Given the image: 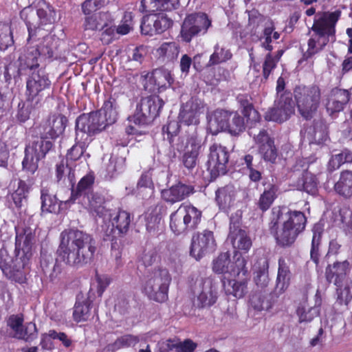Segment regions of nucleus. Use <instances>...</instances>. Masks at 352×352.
Returning a JSON list of instances; mask_svg holds the SVG:
<instances>
[{
	"instance_id": "obj_13",
	"label": "nucleus",
	"mask_w": 352,
	"mask_h": 352,
	"mask_svg": "<svg viewBox=\"0 0 352 352\" xmlns=\"http://www.w3.org/2000/svg\"><path fill=\"white\" fill-rule=\"evenodd\" d=\"M173 145L179 152H184L182 163L188 169L193 168L197 163L198 155L201 148V140L197 136H182Z\"/></svg>"
},
{
	"instance_id": "obj_47",
	"label": "nucleus",
	"mask_w": 352,
	"mask_h": 352,
	"mask_svg": "<svg viewBox=\"0 0 352 352\" xmlns=\"http://www.w3.org/2000/svg\"><path fill=\"white\" fill-rule=\"evenodd\" d=\"M238 101L243 107V113L246 118L248 124H256L260 120V116L256 110H255L252 104L249 102L248 96L239 95L237 97Z\"/></svg>"
},
{
	"instance_id": "obj_24",
	"label": "nucleus",
	"mask_w": 352,
	"mask_h": 352,
	"mask_svg": "<svg viewBox=\"0 0 352 352\" xmlns=\"http://www.w3.org/2000/svg\"><path fill=\"white\" fill-rule=\"evenodd\" d=\"M65 126L66 119L65 117L53 116L40 126L41 137L36 140L49 141L47 139H55L63 133Z\"/></svg>"
},
{
	"instance_id": "obj_56",
	"label": "nucleus",
	"mask_w": 352,
	"mask_h": 352,
	"mask_svg": "<svg viewBox=\"0 0 352 352\" xmlns=\"http://www.w3.org/2000/svg\"><path fill=\"white\" fill-rule=\"evenodd\" d=\"M13 44L11 28L8 24L0 23V49L4 50Z\"/></svg>"
},
{
	"instance_id": "obj_23",
	"label": "nucleus",
	"mask_w": 352,
	"mask_h": 352,
	"mask_svg": "<svg viewBox=\"0 0 352 352\" xmlns=\"http://www.w3.org/2000/svg\"><path fill=\"white\" fill-rule=\"evenodd\" d=\"M173 79L170 72L164 68H157L145 76L144 87L146 90L154 92L170 85Z\"/></svg>"
},
{
	"instance_id": "obj_34",
	"label": "nucleus",
	"mask_w": 352,
	"mask_h": 352,
	"mask_svg": "<svg viewBox=\"0 0 352 352\" xmlns=\"http://www.w3.org/2000/svg\"><path fill=\"white\" fill-rule=\"evenodd\" d=\"M208 129L211 133L215 135L221 131H226L228 128L229 120V112L222 109L214 111L208 116Z\"/></svg>"
},
{
	"instance_id": "obj_58",
	"label": "nucleus",
	"mask_w": 352,
	"mask_h": 352,
	"mask_svg": "<svg viewBox=\"0 0 352 352\" xmlns=\"http://www.w3.org/2000/svg\"><path fill=\"white\" fill-rule=\"evenodd\" d=\"M148 333L144 335L141 337L133 336V335H125L119 338L115 342V345L117 347H129L135 345L138 342L142 340H147Z\"/></svg>"
},
{
	"instance_id": "obj_62",
	"label": "nucleus",
	"mask_w": 352,
	"mask_h": 352,
	"mask_svg": "<svg viewBox=\"0 0 352 352\" xmlns=\"http://www.w3.org/2000/svg\"><path fill=\"white\" fill-rule=\"evenodd\" d=\"M92 184L93 179L91 177L85 176L82 177L78 184L76 195H74L73 194L71 195V197L73 195L74 201L77 199L78 196L82 199L84 195H87L88 192H87L86 190L91 186Z\"/></svg>"
},
{
	"instance_id": "obj_14",
	"label": "nucleus",
	"mask_w": 352,
	"mask_h": 352,
	"mask_svg": "<svg viewBox=\"0 0 352 352\" xmlns=\"http://www.w3.org/2000/svg\"><path fill=\"white\" fill-rule=\"evenodd\" d=\"M55 13L51 6L45 3L27 19L26 23L29 32V41L36 40L37 34L45 30V26L51 25L54 21Z\"/></svg>"
},
{
	"instance_id": "obj_63",
	"label": "nucleus",
	"mask_w": 352,
	"mask_h": 352,
	"mask_svg": "<svg viewBox=\"0 0 352 352\" xmlns=\"http://www.w3.org/2000/svg\"><path fill=\"white\" fill-rule=\"evenodd\" d=\"M167 267L172 271L179 273L182 271V263L179 256L175 254H170L165 258Z\"/></svg>"
},
{
	"instance_id": "obj_20",
	"label": "nucleus",
	"mask_w": 352,
	"mask_h": 352,
	"mask_svg": "<svg viewBox=\"0 0 352 352\" xmlns=\"http://www.w3.org/2000/svg\"><path fill=\"white\" fill-rule=\"evenodd\" d=\"M294 113V104L289 94H281L275 100L272 108L265 113V118L268 121L282 123Z\"/></svg>"
},
{
	"instance_id": "obj_61",
	"label": "nucleus",
	"mask_w": 352,
	"mask_h": 352,
	"mask_svg": "<svg viewBox=\"0 0 352 352\" xmlns=\"http://www.w3.org/2000/svg\"><path fill=\"white\" fill-rule=\"evenodd\" d=\"M36 332V327L35 324L32 322L27 323L25 326L23 325L16 335V338L18 339H23L29 340L32 339Z\"/></svg>"
},
{
	"instance_id": "obj_52",
	"label": "nucleus",
	"mask_w": 352,
	"mask_h": 352,
	"mask_svg": "<svg viewBox=\"0 0 352 352\" xmlns=\"http://www.w3.org/2000/svg\"><path fill=\"white\" fill-rule=\"evenodd\" d=\"M318 184L316 176L309 172H306L299 182L298 187L309 194L314 195L317 192Z\"/></svg>"
},
{
	"instance_id": "obj_57",
	"label": "nucleus",
	"mask_w": 352,
	"mask_h": 352,
	"mask_svg": "<svg viewBox=\"0 0 352 352\" xmlns=\"http://www.w3.org/2000/svg\"><path fill=\"white\" fill-rule=\"evenodd\" d=\"M232 56L231 53L224 48L220 47L218 45H215L214 51L210 56L208 65H216L230 59Z\"/></svg>"
},
{
	"instance_id": "obj_39",
	"label": "nucleus",
	"mask_w": 352,
	"mask_h": 352,
	"mask_svg": "<svg viewBox=\"0 0 352 352\" xmlns=\"http://www.w3.org/2000/svg\"><path fill=\"white\" fill-rule=\"evenodd\" d=\"M269 263L266 258H261L254 265V280L261 288L267 287L270 282L268 274Z\"/></svg>"
},
{
	"instance_id": "obj_22",
	"label": "nucleus",
	"mask_w": 352,
	"mask_h": 352,
	"mask_svg": "<svg viewBox=\"0 0 352 352\" xmlns=\"http://www.w3.org/2000/svg\"><path fill=\"white\" fill-rule=\"evenodd\" d=\"M172 25V21L164 14H154L145 16L141 24V30L145 35L152 36L160 34Z\"/></svg>"
},
{
	"instance_id": "obj_33",
	"label": "nucleus",
	"mask_w": 352,
	"mask_h": 352,
	"mask_svg": "<svg viewBox=\"0 0 352 352\" xmlns=\"http://www.w3.org/2000/svg\"><path fill=\"white\" fill-rule=\"evenodd\" d=\"M349 99V93L347 91L339 89H333L326 103L327 111L330 114H333L342 111Z\"/></svg>"
},
{
	"instance_id": "obj_54",
	"label": "nucleus",
	"mask_w": 352,
	"mask_h": 352,
	"mask_svg": "<svg viewBox=\"0 0 352 352\" xmlns=\"http://www.w3.org/2000/svg\"><path fill=\"white\" fill-rule=\"evenodd\" d=\"M76 144L70 148L67 155L68 160L74 161L78 160L85 151L86 146L90 142L89 140H83L78 138L77 135H76Z\"/></svg>"
},
{
	"instance_id": "obj_18",
	"label": "nucleus",
	"mask_w": 352,
	"mask_h": 352,
	"mask_svg": "<svg viewBox=\"0 0 352 352\" xmlns=\"http://www.w3.org/2000/svg\"><path fill=\"white\" fill-rule=\"evenodd\" d=\"M104 230L107 235H113L116 231L118 234L126 233L131 223L130 214L124 210H109L104 215Z\"/></svg>"
},
{
	"instance_id": "obj_53",
	"label": "nucleus",
	"mask_w": 352,
	"mask_h": 352,
	"mask_svg": "<svg viewBox=\"0 0 352 352\" xmlns=\"http://www.w3.org/2000/svg\"><path fill=\"white\" fill-rule=\"evenodd\" d=\"M90 304L88 300H78L74 307L73 317L76 322L87 320L90 315Z\"/></svg>"
},
{
	"instance_id": "obj_41",
	"label": "nucleus",
	"mask_w": 352,
	"mask_h": 352,
	"mask_svg": "<svg viewBox=\"0 0 352 352\" xmlns=\"http://www.w3.org/2000/svg\"><path fill=\"white\" fill-rule=\"evenodd\" d=\"M37 36H43L42 39H38L36 46V54L45 58H52L56 49L57 40L50 34L39 33Z\"/></svg>"
},
{
	"instance_id": "obj_46",
	"label": "nucleus",
	"mask_w": 352,
	"mask_h": 352,
	"mask_svg": "<svg viewBox=\"0 0 352 352\" xmlns=\"http://www.w3.org/2000/svg\"><path fill=\"white\" fill-rule=\"evenodd\" d=\"M125 166V157L118 154H112L106 164L107 177H113L117 173H121Z\"/></svg>"
},
{
	"instance_id": "obj_12",
	"label": "nucleus",
	"mask_w": 352,
	"mask_h": 352,
	"mask_svg": "<svg viewBox=\"0 0 352 352\" xmlns=\"http://www.w3.org/2000/svg\"><path fill=\"white\" fill-rule=\"evenodd\" d=\"M52 142L43 140H36L25 148V157L22 162L23 168L33 174L38 168V162L52 148Z\"/></svg>"
},
{
	"instance_id": "obj_21",
	"label": "nucleus",
	"mask_w": 352,
	"mask_h": 352,
	"mask_svg": "<svg viewBox=\"0 0 352 352\" xmlns=\"http://www.w3.org/2000/svg\"><path fill=\"white\" fill-rule=\"evenodd\" d=\"M205 109L204 102L197 98H191L181 108L179 121L186 126L197 125L199 123V116Z\"/></svg>"
},
{
	"instance_id": "obj_7",
	"label": "nucleus",
	"mask_w": 352,
	"mask_h": 352,
	"mask_svg": "<svg viewBox=\"0 0 352 352\" xmlns=\"http://www.w3.org/2000/svg\"><path fill=\"white\" fill-rule=\"evenodd\" d=\"M294 98L300 115L305 119L311 118L316 111L321 98L318 86H298L294 89Z\"/></svg>"
},
{
	"instance_id": "obj_32",
	"label": "nucleus",
	"mask_w": 352,
	"mask_h": 352,
	"mask_svg": "<svg viewBox=\"0 0 352 352\" xmlns=\"http://www.w3.org/2000/svg\"><path fill=\"white\" fill-rule=\"evenodd\" d=\"M349 268V263L347 261L336 262L332 265H329L326 269L327 280L333 283L336 286H340V284L344 281Z\"/></svg>"
},
{
	"instance_id": "obj_31",
	"label": "nucleus",
	"mask_w": 352,
	"mask_h": 352,
	"mask_svg": "<svg viewBox=\"0 0 352 352\" xmlns=\"http://www.w3.org/2000/svg\"><path fill=\"white\" fill-rule=\"evenodd\" d=\"M192 193V188L189 186L178 183L161 192L162 198L166 202L173 204L181 201Z\"/></svg>"
},
{
	"instance_id": "obj_40",
	"label": "nucleus",
	"mask_w": 352,
	"mask_h": 352,
	"mask_svg": "<svg viewBox=\"0 0 352 352\" xmlns=\"http://www.w3.org/2000/svg\"><path fill=\"white\" fill-rule=\"evenodd\" d=\"M236 190L233 186L228 185L216 191V201L221 210L230 208L234 201Z\"/></svg>"
},
{
	"instance_id": "obj_43",
	"label": "nucleus",
	"mask_w": 352,
	"mask_h": 352,
	"mask_svg": "<svg viewBox=\"0 0 352 352\" xmlns=\"http://www.w3.org/2000/svg\"><path fill=\"white\" fill-rule=\"evenodd\" d=\"M133 28V16L131 13H126L120 24L118 26H111L107 28L102 33L103 35H108L111 38L107 40L109 42L116 33L120 35L128 34Z\"/></svg>"
},
{
	"instance_id": "obj_27",
	"label": "nucleus",
	"mask_w": 352,
	"mask_h": 352,
	"mask_svg": "<svg viewBox=\"0 0 352 352\" xmlns=\"http://www.w3.org/2000/svg\"><path fill=\"white\" fill-rule=\"evenodd\" d=\"M114 18L108 12H100L94 14L87 16L85 18L82 27L85 30H100L104 31L113 24Z\"/></svg>"
},
{
	"instance_id": "obj_28",
	"label": "nucleus",
	"mask_w": 352,
	"mask_h": 352,
	"mask_svg": "<svg viewBox=\"0 0 352 352\" xmlns=\"http://www.w3.org/2000/svg\"><path fill=\"white\" fill-rule=\"evenodd\" d=\"M228 239L233 248L237 250L246 252L252 246V241L245 231L239 228V222H233L232 219Z\"/></svg>"
},
{
	"instance_id": "obj_64",
	"label": "nucleus",
	"mask_w": 352,
	"mask_h": 352,
	"mask_svg": "<svg viewBox=\"0 0 352 352\" xmlns=\"http://www.w3.org/2000/svg\"><path fill=\"white\" fill-rule=\"evenodd\" d=\"M140 259L145 267L151 266L157 261V252L153 248L146 249L142 254Z\"/></svg>"
},
{
	"instance_id": "obj_11",
	"label": "nucleus",
	"mask_w": 352,
	"mask_h": 352,
	"mask_svg": "<svg viewBox=\"0 0 352 352\" xmlns=\"http://www.w3.org/2000/svg\"><path fill=\"white\" fill-rule=\"evenodd\" d=\"M107 126L96 112L80 116L76 121V133L78 138L91 141V137L100 133Z\"/></svg>"
},
{
	"instance_id": "obj_44",
	"label": "nucleus",
	"mask_w": 352,
	"mask_h": 352,
	"mask_svg": "<svg viewBox=\"0 0 352 352\" xmlns=\"http://www.w3.org/2000/svg\"><path fill=\"white\" fill-rule=\"evenodd\" d=\"M263 192L260 195L258 201V207L262 211L267 210L276 198L278 186L272 183L264 184Z\"/></svg>"
},
{
	"instance_id": "obj_2",
	"label": "nucleus",
	"mask_w": 352,
	"mask_h": 352,
	"mask_svg": "<svg viewBox=\"0 0 352 352\" xmlns=\"http://www.w3.org/2000/svg\"><path fill=\"white\" fill-rule=\"evenodd\" d=\"M303 212L287 207H275L272 211L270 230L282 247L292 245L306 226Z\"/></svg>"
},
{
	"instance_id": "obj_60",
	"label": "nucleus",
	"mask_w": 352,
	"mask_h": 352,
	"mask_svg": "<svg viewBox=\"0 0 352 352\" xmlns=\"http://www.w3.org/2000/svg\"><path fill=\"white\" fill-rule=\"evenodd\" d=\"M327 139V132L325 125L316 124L313 129L312 143L322 144Z\"/></svg>"
},
{
	"instance_id": "obj_59",
	"label": "nucleus",
	"mask_w": 352,
	"mask_h": 352,
	"mask_svg": "<svg viewBox=\"0 0 352 352\" xmlns=\"http://www.w3.org/2000/svg\"><path fill=\"white\" fill-rule=\"evenodd\" d=\"M109 3V0H86L82 4L84 14L89 16L91 13L100 9Z\"/></svg>"
},
{
	"instance_id": "obj_4",
	"label": "nucleus",
	"mask_w": 352,
	"mask_h": 352,
	"mask_svg": "<svg viewBox=\"0 0 352 352\" xmlns=\"http://www.w3.org/2000/svg\"><path fill=\"white\" fill-rule=\"evenodd\" d=\"M24 66L32 71L26 81L27 101L35 106L43 99L44 91L50 88V80L43 71L40 69L36 71L38 67L36 55L32 54L26 57Z\"/></svg>"
},
{
	"instance_id": "obj_48",
	"label": "nucleus",
	"mask_w": 352,
	"mask_h": 352,
	"mask_svg": "<svg viewBox=\"0 0 352 352\" xmlns=\"http://www.w3.org/2000/svg\"><path fill=\"white\" fill-rule=\"evenodd\" d=\"M157 53L163 61H172L177 58L179 47L175 42L164 43L157 49Z\"/></svg>"
},
{
	"instance_id": "obj_55",
	"label": "nucleus",
	"mask_w": 352,
	"mask_h": 352,
	"mask_svg": "<svg viewBox=\"0 0 352 352\" xmlns=\"http://www.w3.org/2000/svg\"><path fill=\"white\" fill-rule=\"evenodd\" d=\"M337 302L339 305L347 306L352 300V284L346 283L344 285L340 284L337 286Z\"/></svg>"
},
{
	"instance_id": "obj_37",
	"label": "nucleus",
	"mask_w": 352,
	"mask_h": 352,
	"mask_svg": "<svg viewBox=\"0 0 352 352\" xmlns=\"http://www.w3.org/2000/svg\"><path fill=\"white\" fill-rule=\"evenodd\" d=\"M321 304L322 299L318 293L315 296V305L314 306L309 307L305 302L301 304L297 309L299 322H309L318 316Z\"/></svg>"
},
{
	"instance_id": "obj_15",
	"label": "nucleus",
	"mask_w": 352,
	"mask_h": 352,
	"mask_svg": "<svg viewBox=\"0 0 352 352\" xmlns=\"http://www.w3.org/2000/svg\"><path fill=\"white\" fill-rule=\"evenodd\" d=\"M211 25V21L204 13H195L188 15L182 26L181 35L186 42H190L199 34L206 33Z\"/></svg>"
},
{
	"instance_id": "obj_19",
	"label": "nucleus",
	"mask_w": 352,
	"mask_h": 352,
	"mask_svg": "<svg viewBox=\"0 0 352 352\" xmlns=\"http://www.w3.org/2000/svg\"><path fill=\"white\" fill-rule=\"evenodd\" d=\"M217 246L213 232L204 230L193 234L190 245V254L199 260L205 255L212 252Z\"/></svg>"
},
{
	"instance_id": "obj_29",
	"label": "nucleus",
	"mask_w": 352,
	"mask_h": 352,
	"mask_svg": "<svg viewBox=\"0 0 352 352\" xmlns=\"http://www.w3.org/2000/svg\"><path fill=\"white\" fill-rule=\"evenodd\" d=\"M228 284L224 283V288L228 294H232L236 298H241L247 292V284L249 280L248 270L246 268L245 274L232 275Z\"/></svg>"
},
{
	"instance_id": "obj_30",
	"label": "nucleus",
	"mask_w": 352,
	"mask_h": 352,
	"mask_svg": "<svg viewBox=\"0 0 352 352\" xmlns=\"http://www.w3.org/2000/svg\"><path fill=\"white\" fill-rule=\"evenodd\" d=\"M80 201L90 212L99 217H102V219H104V214L109 210L104 206V197L97 192H88L87 195H83Z\"/></svg>"
},
{
	"instance_id": "obj_1",
	"label": "nucleus",
	"mask_w": 352,
	"mask_h": 352,
	"mask_svg": "<svg viewBox=\"0 0 352 352\" xmlns=\"http://www.w3.org/2000/svg\"><path fill=\"white\" fill-rule=\"evenodd\" d=\"M96 250L93 237L82 231L65 230L60 234L58 256L66 264L80 267L89 263Z\"/></svg>"
},
{
	"instance_id": "obj_38",
	"label": "nucleus",
	"mask_w": 352,
	"mask_h": 352,
	"mask_svg": "<svg viewBox=\"0 0 352 352\" xmlns=\"http://www.w3.org/2000/svg\"><path fill=\"white\" fill-rule=\"evenodd\" d=\"M41 210L43 212H56L59 210L60 206L63 203L65 204H70L74 203L73 195L72 197L66 201H60L58 204V200L55 196H52L49 193L47 189L41 190Z\"/></svg>"
},
{
	"instance_id": "obj_36",
	"label": "nucleus",
	"mask_w": 352,
	"mask_h": 352,
	"mask_svg": "<svg viewBox=\"0 0 352 352\" xmlns=\"http://www.w3.org/2000/svg\"><path fill=\"white\" fill-rule=\"evenodd\" d=\"M291 276L292 274L285 259L280 258L278 259V274L276 280V292L278 294H283L288 288Z\"/></svg>"
},
{
	"instance_id": "obj_49",
	"label": "nucleus",
	"mask_w": 352,
	"mask_h": 352,
	"mask_svg": "<svg viewBox=\"0 0 352 352\" xmlns=\"http://www.w3.org/2000/svg\"><path fill=\"white\" fill-rule=\"evenodd\" d=\"M29 188L25 182L21 179L17 182L16 188L11 193L12 199L16 207H21L23 203L26 201Z\"/></svg>"
},
{
	"instance_id": "obj_42",
	"label": "nucleus",
	"mask_w": 352,
	"mask_h": 352,
	"mask_svg": "<svg viewBox=\"0 0 352 352\" xmlns=\"http://www.w3.org/2000/svg\"><path fill=\"white\" fill-rule=\"evenodd\" d=\"M105 124V126L113 124L118 118L117 104L113 98L104 101L102 108L96 111Z\"/></svg>"
},
{
	"instance_id": "obj_35",
	"label": "nucleus",
	"mask_w": 352,
	"mask_h": 352,
	"mask_svg": "<svg viewBox=\"0 0 352 352\" xmlns=\"http://www.w3.org/2000/svg\"><path fill=\"white\" fill-rule=\"evenodd\" d=\"M179 0H142V11L154 12L157 11H171L179 6Z\"/></svg>"
},
{
	"instance_id": "obj_50",
	"label": "nucleus",
	"mask_w": 352,
	"mask_h": 352,
	"mask_svg": "<svg viewBox=\"0 0 352 352\" xmlns=\"http://www.w3.org/2000/svg\"><path fill=\"white\" fill-rule=\"evenodd\" d=\"M245 129L244 118L237 112L229 113L227 131L232 135L239 134Z\"/></svg>"
},
{
	"instance_id": "obj_5",
	"label": "nucleus",
	"mask_w": 352,
	"mask_h": 352,
	"mask_svg": "<svg viewBox=\"0 0 352 352\" xmlns=\"http://www.w3.org/2000/svg\"><path fill=\"white\" fill-rule=\"evenodd\" d=\"M171 276L166 268L158 267L151 272L143 285V292L151 300L158 302L168 299Z\"/></svg>"
},
{
	"instance_id": "obj_16",
	"label": "nucleus",
	"mask_w": 352,
	"mask_h": 352,
	"mask_svg": "<svg viewBox=\"0 0 352 352\" xmlns=\"http://www.w3.org/2000/svg\"><path fill=\"white\" fill-rule=\"evenodd\" d=\"M164 102L158 96H152L143 98L137 106L135 113L130 122L135 125L145 124L148 118L159 114Z\"/></svg>"
},
{
	"instance_id": "obj_10",
	"label": "nucleus",
	"mask_w": 352,
	"mask_h": 352,
	"mask_svg": "<svg viewBox=\"0 0 352 352\" xmlns=\"http://www.w3.org/2000/svg\"><path fill=\"white\" fill-rule=\"evenodd\" d=\"M219 281L211 277L197 279L194 294L197 296L199 307L211 306L217 300L219 294Z\"/></svg>"
},
{
	"instance_id": "obj_9",
	"label": "nucleus",
	"mask_w": 352,
	"mask_h": 352,
	"mask_svg": "<svg viewBox=\"0 0 352 352\" xmlns=\"http://www.w3.org/2000/svg\"><path fill=\"white\" fill-rule=\"evenodd\" d=\"M27 260L23 261L21 254H18L13 260L5 250H0V268L10 279L22 283L25 280V274L28 270Z\"/></svg>"
},
{
	"instance_id": "obj_45",
	"label": "nucleus",
	"mask_w": 352,
	"mask_h": 352,
	"mask_svg": "<svg viewBox=\"0 0 352 352\" xmlns=\"http://www.w3.org/2000/svg\"><path fill=\"white\" fill-rule=\"evenodd\" d=\"M334 188L339 195L345 197H351L352 195V172L342 171Z\"/></svg>"
},
{
	"instance_id": "obj_6",
	"label": "nucleus",
	"mask_w": 352,
	"mask_h": 352,
	"mask_svg": "<svg viewBox=\"0 0 352 352\" xmlns=\"http://www.w3.org/2000/svg\"><path fill=\"white\" fill-rule=\"evenodd\" d=\"M201 212L190 204H182L170 215V228L176 235L186 234L197 228Z\"/></svg>"
},
{
	"instance_id": "obj_26",
	"label": "nucleus",
	"mask_w": 352,
	"mask_h": 352,
	"mask_svg": "<svg viewBox=\"0 0 352 352\" xmlns=\"http://www.w3.org/2000/svg\"><path fill=\"white\" fill-rule=\"evenodd\" d=\"M34 243L35 236L31 229L27 228L22 233L16 234V245L21 249L18 254H21L23 261L27 260L25 263L28 268Z\"/></svg>"
},
{
	"instance_id": "obj_3",
	"label": "nucleus",
	"mask_w": 352,
	"mask_h": 352,
	"mask_svg": "<svg viewBox=\"0 0 352 352\" xmlns=\"http://www.w3.org/2000/svg\"><path fill=\"white\" fill-rule=\"evenodd\" d=\"M340 17V12H324L315 18L314 24L309 30L308 48L304 54L309 58L319 53L329 42L336 40V24Z\"/></svg>"
},
{
	"instance_id": "obj_51",
	"label": "nucleus",
	"mask_w": 352,
	"mask_h": 352,
	"mask_svg": "<svg viewBox=\"0 0 352 352\" xmlns=\"http://www.w3.org/2000/svg\"><path fill=\"white\" fill-rule=\"evenodd\" d=\"M312 231L313 236L310 255L311 259L316 263L319 258V246L320 244L321 235L323 231L322 226L319 223L315 224L313 227Z\"/></svg>"
},
{
	"instance_id": "obj_25",
	"label": "nucleus",
	"mask_w": 352,
	"mask_h": 352,
	"mask_svg": "<svg viewBox=\"0 0 352 352\" xmlns=\"http://www.w3.org/2000/svg\"><path fill=\"white\" fill-rule=\"evenodd\" d=\"M258 145L259 153L264 160L274 162L277 157V151L274 141L270 138L265 130H261L254 137Z\"/></svg>"
},
{
	"instance_id": "obj_17",
	"label": "nucleus",
	"mask_w": 352,
	"mask_h": 352,
	"mask_svg": "<svg viewBox=\"0 0 352 352\" xmlns=\"http://www.w3.org/2000/svg\"><path fill=\"white\" fill-rule=\"evenodd\" d=\"M228 160L229 153L226 147L217 144L210 147L207 168L212 178L215 179L219 175L226 173Z\"/></svg>"
},
{
	"instance_id": "obj_8",
	"label": "nucleus",
	"mask_w": 352,
	"mask_h": 352,
	"mask_svg": "<svg viewBox=\"0 0 352 352\" xmlns=\"http://www.w3.org/2000/svg\"><path fill=\"white\" fill-rule=\"evenodd\" d=\"M212 271L216 274L228 275H239L241 273L245 274L246 260L236 251L230 259L228 252L221 253L212 261Z\"/></svg>"
}]
</instances>
